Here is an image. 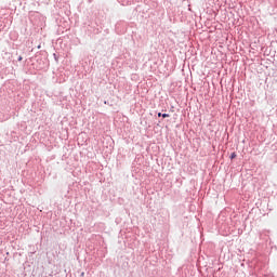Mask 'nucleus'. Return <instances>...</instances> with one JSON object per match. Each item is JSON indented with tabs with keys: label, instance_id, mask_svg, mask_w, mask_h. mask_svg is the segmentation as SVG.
Wrapping results in <instances>:
<instances>
[{
	"label": "nucleus",
	"instance_id": "nucleus-2",
	"mask_svg": "<svg viewBox=\"0 0 277 277\" xmlns=\"http://www.w3.org/2000/svg\"><path fill=\"white\" fill-rule=\"evenodd\" d=\"M162 117L163 118H170V115L169 114H162Z\"/></svg>",
	"mask_w": 277,
	"mask_h": 277
},
{
	"label": "nucleus",
	"instance_id": "nucleus-1",
	"mask_svg": "<svg viewBox=\"0 0 277 277\" xmlns=\"http://www.w3.org/2000/svg\"><path fill=\"white\" fill-rule=\"evenodd\" d=\"M235 157H237V154L233 153V154L230 155V159H235Z\"/></svg>",
	"mask_w": 277,
	"mask_h": 277
},
{
	"label": "nucleus",
	"instance_id": "nucleus-4",
	"mask_svg": "<svg viewBox=\"0 0 277 277\" xmlns=\"http://www.w3.org/2000/svg\"><path fill=\"white\" fill-rule=\"evenodd\" d=\"M161 116H163V114L159 113V114H158V117L161 118Z\"/></svg>",
	"mask_w": 277,
	"mask_h": 277
},
{
	"label": "nucleus",
	"instance_id": "nucleus-3",
	"mask_svg": "<svg viewBox=\"0 0 277 277\" xmlns=\"http://www.w3.org/2000/svg\"><path fill=\"white\" fill-rule=\"evenodd\" d=\"M22 61H23V56H19V57H18V62H22Z\"/></svg>",
	"mask_w": 277,
	"mask_h": 277
}]
</instances>
